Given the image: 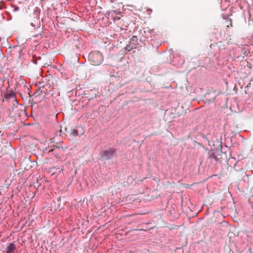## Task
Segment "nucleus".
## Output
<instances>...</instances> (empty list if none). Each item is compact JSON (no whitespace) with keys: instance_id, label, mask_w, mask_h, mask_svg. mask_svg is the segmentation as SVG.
<instances>
[{"instance_id":"nucleus-2","label":"nucleus","mask_w":253,"mask_h":253,"mask_svg":"<svg viewBox=\"0 0 253 253\" xmlns=\"http://www.w3.org/2000/svg\"><path fill=\"white\" fill-rule=\"evenodd\" d=\"M116 155L115 151L114 149H111L109 151H105L103 152L102 157L106 159H111Z\"/></svg>"},{"instance_id":"nucleus-7","label":"nucleus","mask_w":253,"mask_h":253,"mask_svg":"<svg viewBox=\"0 0 253 253\" xmlns=\"http://www.w3.org/2000/svg\"><path fill=\"white\" fill-rule=\"evenodd\" d=\"M112 12H114V13H116V11L115 10H113V11H111L110 13H112Z\"/></svg>"},{"instance_id":"nucleus-1","label":"nucleus","mask_w":253,"mask_h":253,"mask_svg":"<svg viewBox=\"0 0 253 253\" xmlns=\"http://www.w3.org/2000/svg\"><path fill=\"white\" fill-rule=\"evenodd\" d=\"M89 56L95 65H100L103 61V56L99 51L92 52Z\"/></svg>"},{"instance_id":"nucleus-3","label":"nucleus","mask_w":253,"mask_h":253,"mask_svg":"<svg viewBox=\"0 0 253 253\" xmlns=\"http://www.w3.org/2000/svg\"><path fill=\"white\" fill-rule=\"evenodd\" d=\"M16 249V246L14 243L8 244L6 248V253H13Z\"/></svg>"},{"instance_id":"nucleus-6","label":"nucleus","mask_w":253,"mask_h":253,"mask_svg":"<svg viewBox=\"0 0 253 253\" xmlns=\"http://www.w3.org/2000/svg\"><path fill=\"white\" fill-rule=\"evenodd\" d=\"M50 140L52 142H54L55 141V138H53V139H51Z\"/></svg>"},{"instance_id":"nucleus-4","label":"nucleus","mask_w":253,"mask_h":253,"mask_svg":"<svg viewBox=\"0 0 253 253\" xmlns=\"http://www.w3.org/2000/svg\"><path fill=\"white\" fill-rule=\"evenodd\" d=\"M76 128L77 129V131L78 132L80 136L84 134V130L82 126H78Z\"/></svg>"},{"instance_id":"nucleus-5","label":"nucleus","mask_w":253,"mask_h":253,"mask_svg":"<svg viewBox=\"0 0 253 253\" xmlns=\"http://www.w3.org/2000/svg\"><path fill=\"white\" fill-rule=\"evenodd\" d=\"M71 135L73 136H80L77 128L71 130Z\"/></svg>"}]
</instances>
